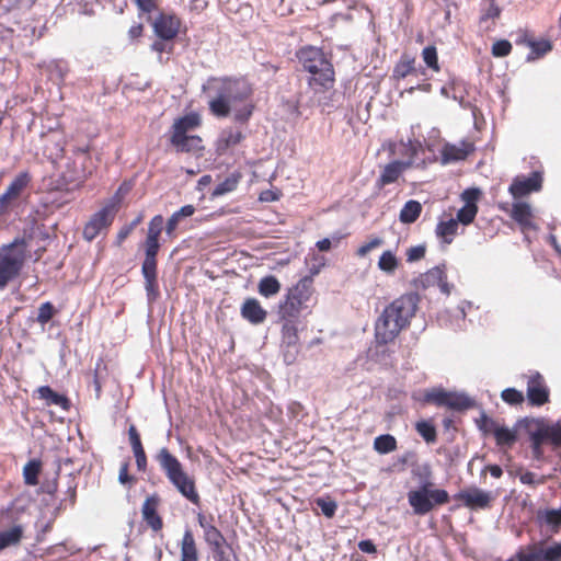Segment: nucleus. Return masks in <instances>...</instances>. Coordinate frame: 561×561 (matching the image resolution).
Instances as JSON below:
<instances>
[{"instance_id": "f257e3e1", "label": "nucleus", "mask_w": 561, "mask_h": 561, "mask_svg": "<svg viewBox=\"0 0 561 561\" xmlns=\"http://www.w3.org/2000/svg\"><path fill=\"white\" fill-rule=\"evenodd\" d=\"M202 90L208 96V108L215 117H228L236 103L243 104L234 107V122L245 124L253 115L255 110V104L252 102L254 88L245 77H210Z\"/></svg>"}, {"instance_id": "f03ea898", "label": "nucleus", "mask_w": 561, "mask_h": 561, "mask_svg": "<svg viewBox=\"0 0 561 561\" xmlns=\"http://www.w3.org/2000/svg\"><path fill=\"white\" fill-rule=\"evenodd\" d=\"M420 295L405 293L385 307L375 323V339L378 344L387 345L410 327L419 308Z\"/></svg>"}, {"instance_id": "7ed1b4c3", "label": "nucleus", "mask_w": 561, "mask_h": 561, "mask_svg": "<svg viewBox=\"0 0 561 561\" xmlns=\"http://www.w3.org/2000/svg\"><path fill=\"white\" fill-rule=\"evenodd\" d=\"M154 459L160 469L165 474L169 482L179 491V493L194 505H198L201 496L196 489L195 479L184 469L181 461L167 447H162L154 455Z\"/></svg>"}, {"instance_id": "20e7f679", "label": "nucleus", "mask_w": 561, "mask_h": 561, "mask_svg": "<svg viewBox=\"0 0 561 561\" xmlns=\"http://www.w3.org/2000/svg\"><path fill=\"white\" fill-rule=\"evenodd\" d=\"M297 57L306 71L311 75L309 85L314 90H329L333 87L334 69L324 53L316 47H302Z\"/></svg>"}, {"instance_id": "39448f33", "label": "nucleus", "mask_w": 561, "mask_h": 561, "mask_svg": "<svg viewBox=\"0 0 561 561\" xmlns=\"http://www.w3.org/2000/svg\"><path fill=\"white\" fill-rule=\"evenodd\" d=\"M314 294L312 276L300 278L294 286L289 287L279 300L277 317H287L300 320L302 313L310 312V305Z\"/></svg>"}, {"instance_id": "423d86ee", "label": "nucleus", "mask_w": 561, "mask_h": 561, "mask_svg": "<svg viewBox=\"0 0 561 561\" xmlns=\"http://www.w3.org/2000/svg\"><path fill=\"white\" fill-rule=\"evenodd\" d=\"M26 257L27 243L23 238H16L0 247V289L20 275Z\"/></svg>"}, {"instance_id": "0eeeda50", "label": "nucleus", "mask_w": 561, "mask_h": 561, "mask_svg": "<svg viewBox=\"0 0 561 561\" xmlns=\"http://www.w3.org/2000/svg\"><path fill=\"white\" fill-rule=\"evenodd\" d=\"M433 483L426 482L416 490L408 492V502L413 513L424 516L432 512L437 505H445L449 502V494L443 489H433Z\"/></svg>"}, {"instance_id": "6e6552de", "label": "nucleus", "mask_w": 561, "mask_h": 561, "mask_svg": "<svg viewBox=\"0 0 561 561\" xmlns=\"http://www.w3.org/2000/svg\"><path fill=\"white\" fill-rule=\"evenodd\" d=\"M121 191L122 187H119L116 194L87 221L82 231L84 240L91 242L111 227L119 210L122 202Z\"/></svg>"}, {"instance_id": "1a4fd4ad", "label": "nucleus", "mask_w": 561, "mask_h": 561, "mask_svg": "<svg viewBox=\"0 0 561 561\" xmlns=\"http://www.w3.org/2000/svg\"><path fill=\"white\" fill-rule=\"evenodd\" d=\"M414 400L421 401L423 404H434L436 407H445L449 410L463 412L474 405L472 399L463 393L447 391L443 388H432L425 390L422 397L413 396Z\"/></svg>"}, {"instance_id": "9d476101", "label": "nucleus", "mask_w": 561, "mask_h": 561, "mask_svg": "<svg viewBox=\"0 0 561 561\" xmlns=\"http://www.w3.org/2000/svg\"><path fill=\"white\" fill-rule=\"evenodd\" d=\"M91 156H82V161L69 157L58 180L59 186L66 191L79 188L92 175Z\"/></svg>"}, {"instance_id": "9b49d317", "label": "nucleus", "mask_w": 561, "mask_h": 561, "mask_svg": "<svg viewBox=\"0 0 561 561\" xmlns=\"http://www.w3.org/2000/svg\"><path fill=\"white\" fill-rule=\"evenodd\" d=\"M507 561H561V541L546 545L540 540L520 547Z\"/></svg>"}, {"instance_id": "f8f14e48", "label": "nucleus", "mask_w": 561, "mask_h": 561, "mask_svg": "<svg viewBox=\"0 0 561 561\" xmlns=\"http://www.w3.org/2000/svg\"><path fill=\"white\" fill-rule=\"evenodd\" d=\"M164 219L161 215L151 218L148 225L147 237L144 243L145 259L141 268L158 266L157 255L160 250L159 238L163 230Z\"/></svg>"}, {"instance_id": "ddd939ff", "label": "nucleus", "mask_w": 561, "mask_h": 561, "mask_svg": "<svg viewBox=\"0 0 561 561\" xmlns=\"http://www.w3.org/2000/svg\"><path fill=\"white\" fill-rule=\"evenodd\" d=\"M499 207L504 211H508V204H500ZM510 216L519 226L520 231L525 236V241L530 244L528 233L538 230L531 206L526 202L514 203L510 209Z\"/></svg>"}, {"instance_id": "4468645a", "label": "nucleus", "mask_w": 561, "mask_h": 561, "mask_svg": "<svg viewBox=\"0 0 561 561\" xmlns=\"http://www.w3.org/2000/svg\"><path fill=\"white\" fill-rule=\"evenodd\" d=\"M32 183V175L28 171L18 173L0 196V214H4L15 203Z\"/></svg>"}, {"instance_id": "2eb2a0df", "label": "nucleus", "mask_w": 561, "mask_h": 561, "mask_svg": "<svg viewBox=\"0 0 561 561\" xmlns=\"http://www.w3.org/2000/svg\"><path fill=\"white\" fill-rule=\"evenodd\" d=\"M527 378V400L533 407H541L549 402L550 390L546 383L543 376L538 371H533L526 376Z\"/></svg>"}, {"instance_id": "dca6fc26", "label": "nucleus", "mask_w": 561, "mask_h": 561, "mask_svg": "<svg viewBox=\"0 0 561 561\" xmlns=\"http://www.w3.org/2000/svg\"><path fill=\"white\" fill-rule=\"evenodd\" d=\"M181 24V19L175 13L165 12L159 13L151 23L157 37L173 41L180 33Z\"/></svg>"}, {"instance_id": "f3484780", "label": "nucleus", "mask_w": 561, "mask_h": 561, "mask_svg": "<svg viewBox=\"0 0 561 561\" xmlns=\"http://www.w3.org/2000/svg\"><path fill=\"white\" fill-rule=\"evenodd\" d=\"M542 186V175L538 171H534L530 176H516L508 187L510 194L515 198H522L533 192H538Z\"/></svg>"}, {"instance_id": "a211bd4d", "label": "nucleus", "mask_w": 561, "mask_h": 561, "mask_svg": "<svg viewBox=\"0 0 561 561\" xmlns=\"http://www.w3.org/2000/svg\"><path fill=\"white\" fill-rule=\"evenodd\" d=\"M455 500L470 510H484L491 506L493 497L490 492L472 486L458 492Z\"/></svg>"}, {"instance_id": "6ab92c4d", "label": "nucleus", "mask_w": 561, "mask_h": 561, "mask_svg": "<svg viewBox=\"0 0 561 561\" xmlns=\"http://www.w3.org/2000/svg\"><path fill=\"white\" fill-rule=\"evenodd\" d=\"M411 168V162L393 160L382 167L378 179L376 180V187L379 190L387 185L397 183L403 173Z\"/></svg>"}, {"instance_id": "aec40b11", "label": "nucleus", "mask_w": 561, "mask_h": 561, "mask_svg": "<svg viewBox=\"0 0 561 561\" xmlns=\"http://www.w3.org/2000/svg\"><path fill=\"white\" fill-rule=\"evenodd\" d=\"M160 503V495L158 493H153L146 497L141 507L142 519L156 533L163 528L162 517L158 513Z\"/></svg>"}, {"instance_id": "412c9836", "label": "nucleus", "mask_w": 561, "mask_h": 561, "mask_svg": "<svg viewBox=\"0 0 561 561\" xmlns=\"http://www.w3.org/2000/svg\"><path fill=\"white\" fill-rule=\"evenodd\" d=\"M169 141L179 153H201L205 149L198 135H169Z\"/></svg>"}, {"instance_id": "4be33fe9", "label": "nucleus", "mask_w": 561, "mask_h": 561, "mask_svg": "<svg viewBox=\"0 0 561 561\" xmlns=\"http://www.w3.org/2000/svg\"><path fill=\"white\" fill-rule=\"evenodd\" d=\"M474 150V144L471 141L462 140L458 145L447 142L440 150L442 162L446 164L465 160Z\"/></svg>"}, {"instance_id": "5701e85b", "label": "nucleus", "mask_w": 561, "mask_h": 561, "mask_svg": "<svg viewBox=\"0 0 561 561\" xmlns=\"http://www.w3.org/2000/svg\"><path fill=\"white\" fill-rule=\"evenodd\" d=\"M537 438L543 439L545 443H549L553 448L561 447V421L549 424L543 420L536 422Z\"/></svg>"}, {"instance_id": "b1692460", "label": "nucleus", "mask_w": 561, "mask_h": 561, "mask_svg": "<svg viewBox=\"0 0 561 561\" xmlns=\"http://www.w3.org/2000/svg\"><path fill=\"white\" fill-rule=\"evenodd\" d=\"M240 314L251 324L257 325L266 320L267 311L257 299L247 298L240 308Z\"/></svg>"}, {"instance_id": "393cba45", "label": "nucleus", "mask_w": 561, "mask_h": 561, "mask_svg": "<svg viewBox=\"0 0 561 561\" xmlns=\"http://www.w3.org/2000/svg\"><path fill=\"white\" fill-rule=\"evenodd\" d=\"M196 518L199 527L203 529V539L207 546L225 538L222 533L216 527L215 518L211 514L197 513Z\"/></svg>"}, {"instance_id": "a878e982", "label": "nucleus", "mask_w": 561, "mask_h": 561, "mask_svg": "<svg viewBox=\"0 0 561 561\" xmlns=\"http://www.w3.org/2000/svg\"><path fill=\"white\" fill-rule=\"evenodd\" d=\"M201 125V115L196 112H191L174 121L170 128L169 135H187L190 131L198 128Z\"/></svg>"}, {"instance_id": "bb28decb", "label": "nucleus", "mask_w": 561, "mask_h": 561, "mask_svg": "<svg viewBox=\"0 0 561 561\" xmlns=\"http://www.w3.org/2000/svg\"><path fill=\"white\" fill-rule=\"evenodd\" d=\"M278 322L282 324V343L287 346H296L299 342L298 327L301 321L287 317H278Z\"/></svg>"}, {"instance_id": "cd10ccee", "label": "nucleus", "mask_w": 561, "mask_h": 561, "mask_svg": "<svg viewBox=\"0 0 561 561\" xmlns=\"http://www.w3.org/2000/svg\"><path fill=\"white\" fill-rule=\"evenodd\" d=\"M536 518L539 526L546 527L553 534H558L561 529V510H538Z\"/></svg>"}, {"instance_id": "c85d7f7f", "label": "nucleus", "mask_w": 561, "mask_h": 561, "mask_svg": "<svg viewBox=\"0 0 561 561\" xmlns=\"http://www.w3.org/2000/svg\"><path fill=\"white\" fill-rule=\"evenodd\" d=\"M244 139L241 130L225 129L216 142V152L219 156L226 154L229 149L238 146Z\"/></svg>"}, {"instance_id": "c756f323", "label": "nucleus", "mask_w": 561, "mask_h": 561, "mask_svg": "<svg viewBox=\"0 0 561 561\" xmlns=\"http://www.w3.org/2000/svg\"><path fill=\"white\" fill-rule=\"evenodd\" d=\"M198 549L193 533L184 531L180 542V561H198Z\"/></svg>"}, {"instance_id": "7c9ffc66", "label": "nucleus", "mask_w": 561, "mask_h": 561, "mask_svg": "<svg viewBox=\"0 0 561 561\" xmlns=\"http://www.w3.org/2000/svg\"><path fill=\"white\" fill-rule=\"evenodd\" d=\"M415 62L414 56L403 53L393 67L392 78L394 80H402L410 75L416 73Z\"/></svg>"}, {"instance_id": "2f4dec72", "label": "nucleus", "mask_w": 561, "mask_h": 561, "mask_svg": "<svg viewBox=\"0 0 561 561\" xmlns=\"http://www.w3.org/2000/svg\"><path fill=\"white\" fill-rule=\"evenodd\" d=\"M37 393L39 399L46 401L47 405H57L65 411L70 409V400L65 394L54 391L49 386H41Z\"/></svg>"}, {"instance_id": "473e14b6", "label": "nucleus", "mask_w": 561, "mask_h": 561, "mask_svg": "<svg viewBox=\"0 0 561 561\" xmlns=\"http://www.w3.org/2000/svg\"><path fill=\"white\" fill-rule=\"evenodd\" d=\"M427 285H436L440 291L448 295L450 288L447 282V274L444 266H435L424 275Z\"/></svg>"}, {"instance_id": "72a5a7b5", "label": "nucleus", "mask_w": 561, "mask_h": 561, "mask_svg": "<svg viewBox=\"0 0 561 561\" xmlns=\"http://www.w3.org/2000/svg\"><path fill=\"white\" fill-rule=\"evenodd\" d=\"M491 434L501 448H511L517 442V432L500 424Z\"/></svg>"}, {"instance_id": "f704fd0d", "label": "nucleus", "mask_w": 561, "mask_h": 561, "mask_svg": "<svg viewBox=\"0 0 561 561\" xmlns=\"http://www.w3.org/2000/svg\"><path fill=\"white\" fill-rule=\"evenodd\" d=\"M24 534V528L22 525H14L8 530L0 531V551L12 547L18 546Z\"/></svg>"}, {"instance_id": "c9c22d12", "label": "nucleus", "mask_w": 561, "mask_h": 561, "mask_svg": "<svg viewBox=\"0 0 561 561\" xmlns=\"http://www.w3.org/2000/svg\"><path fill=\"white\" fill-rule=\"evenodd\" d=\"M458 220L450 218L448 220H442L437 224L435 232L436 236L442 239L446 244H450L454 237L457 234Z\"/></svg>"}, {"instance_id": "e433bc0d", "label": "nucleus", "mask_w": 561, "mask_h": 561, "mask_svg": "<svg viewBox=\"0 0 561 561\" xmlns=\"http://www.w3.org/2000/svg\"><path fill=\"white\" fill-rule=\"evenodd\" d=\"M422 209L423 208L420 202L410 199L403 205L402 209L400 210L399 219L402 224H413L419 219Z\"/></svg>"}, {"instance_id": "4c0bfd02", "label": "nucleus", "mask_w": 561, "mask_h": 561, "mask_svg": "<svg viewBox=\"0 0 561 561\" xmlns=\"http://www.w3.org/2000/svg\"><path fill=\"white\" fill-rule=\"evenodd\" d=\"M280 287L279 280L275 276L268 275L260 279L257 290L261 296L270 298L277 295Z\"/></svg>"}, {"instance_id": "58836bf2", "label": "nucleus", "mask_w": 561, "mask_h": 561, "mask_svg": "<svg viewBox=\"0 0 561 561\" xmlns=\"http://www.w3.org/2000/svg\"><path fill=\"white\" fill-rule=\"evenodd\" d=\"M529 48L530 53L527 55L526 60L535 61L552 50V43L547 38H534V44H531Z\"/></svg>"}, {"instance_id": "ea45409f", "label": "nucleus", "mask_w": 561, "mask_h": 561, "mask_svg": "<svg viewBox=\"0 0 561 561\" xmlns=\"http://www.w3.org/2000/svg\"><path fill=\"white\" fill-rule=\"evenodd\" d=\"M145 278V287L149 298H156L159 294L157 267L141 268Z\"/></svg>"}, {"instance_id": "a19ab883", "label": "nucleus", "mask_w": 561, "mask_h": 561, "mask_svg": "<svg viewBox=\"0 0 561 561\" xmlns=\"http://www.w3.org/2000/svg\"><path fill=\"white\" fill-rule=\"evenodd\" d=\"M42 470V463L39 460L32 459L30 460L23 468V478L24 482L27 485H37L38 484V476Z\"/></svg>"}, {"instance_id": "79ce46f5", "label": "nucleus", "mask_w": 561, "mask_h": 561, "mask_svg": "<svg viewBox=\"0 0 561 561\" xmlns=\"http://www.w3.org/2000/svg\"><path fill=\"white\" fill-rule=\"evenodd\" d=\"M242 175L239 172L230 174L215 187L213 195L221 196L227 193L233 192L238 187Z\"/></svg>"}, {"instance_id": "37998d69", "label": "nucleus", "mask_w": 561, "mask_h": 561, "mask_svg": "<svg viewBox=\"0 0 561 561\" xmlns=\"http://www.w3.org/2000/svg\"><path fill=\"white\" fill-rule=\"evenodd\" d=\"M399 266L398 257L392 251L387 250L381 253L378 260V268L387 274H393Z\"/></svg>"}, {"instance_id": "c03bdc74", "label": "nucleus", "mask_w": 561, "mask_h": 561, "mask_svg": "<svg viewBox=\"0 0 561 561\" xmlns=\"http://www.w3.org/2000/svg\"><path fill=\"white\" fill-rule=\"evenodd\" d=\"M374 448L379 454H389L397 449V439L390 434L379 435L374 440Z\"/></svg>"}, {"instance_id": "a18cd8bd", "label": "nucleus", "mask_w": 561, "mask_h": 561, "mask_svg": "<svg viewBox=\"0 0 561 561\" xmlns=\"http://www.w3.org/2000/svg\"><path fill=\"white\" fill-rule=\"evenodd\" d=\"M502 13V8L499 4L497 0H484L483 8L481 10L480 23L486 22L489 20L495 21L500 18Z\"/></svg>"}, {"instance_id": "49530a36", "label": "nucleus", "mask_w": 561, "mask_h": 561, "mask_svg": "<svg viewBox=\"0 0 561 561\" xmlns=\"http://www.w3.org/2000/svg\"><path fill=\"white\" fill-rule=\"evenodd\" d=\"M415 430L426 443H435L437 439V432L435 426L430 421H419L415 424Z\"/></svg>"}, {"instance_id": "de8ad7c7", "label": "nucleus", "mask_w": 561, "mask_h": 561, "mask_svg": "<svg viewBox=\"0 0 561 561\" xmlns=\"http://www.w3.org/2000/svg\"><path fill=\"white\" fill-rule=\"evenodd\" d=\"M477 213H478L477 203H466L457 211L456 220H458V224L461 222L465 226L470 225L474 220Z\"/></svg>"}, {"instance_id": "09e8293b", "label": "nucleus", "mask_w": 561, "mask_h": 561, "mask_svg": "<svg viewBox=\"0 0 561 561\" xmlns=\"http://www.w3.org/2000/svg\"><path fill=\"white\" fill-rule=\"evenodd\" d=\"M422 58L425 65L432 69L434 72L440 71V66L438 62L437 49L434 45L426 46L422 50Z\"/></svg>"}, {"instance_id": "8fccbe9b", "label": "nucleus", "mask_w": 561, "mask_h": 561, "mask_svg": "<svg viewBox=\"0 0 561 561\" xmlns=\"http://www.w3.org/2000/svg\"><path fill=\"white\" fill-rule=\"evenodd\" d=\"M173 39H163L160 37H157L152 44L150 45V49L158 54L159 62H163L162 60V54L168 53L171 54L173 50Z\"/></svg>"}, {"instance_id": "3c124183", "label": "nucleus", "mask_w": 561, "mask_h": 561, "mask_svg": "<svg viewBox=\"0 0 561 561\" xmlns=\"http://www.w3.org/2000/svg\"><path fill=\"white\" fill-rule=\"evenodd\" d=\"M56 313L57 310L50 301L43 302L38 308L36 321L39 324L45 325L54 318Z\"/></svg>"}, {"instance_id": "603ef678", "label": "nucleus", "mask_w": 561, "mask_h": 561, "mask_svg": "<svg viewBox=\"0 0 561 561\" xmlns=\"http://www.w3.org/2000/svg\"><path fill=\"white\" fill-rule=\"evenodd\" d=\"M502 400L510 405H519L525 401L522 391L515 388H506L501 393Z\"/></svg>"}, {"instance_id": "864d4df0", "label": "nucleus", "mask_w": 561, "mask_h": 561, "mask_svg": "<svg viewBox=\"0 0 561 561\" xmlns=\"http://www.w3.org/2000/svg\"><path fill=\"white\" fill-rule=\"evenodd\" d=\"M137 9L138 14L141 16L142 14L148 15V20H150V14L156 12L159 8L157 0H131Z\"/></svg>"}, {"instance_id": "5fc2aeb1", "label": "nucleus", "mask_w": 561, "mask_h": 561, "mask_svg": "<svg viewBox=\"0 0 561 561\" xmlns=\"http://www.w3.org/2000/svg\"><path fill=\"white\" fill-rule=\"evenodd\" d=\"M316 504L321 508L323 515L328 518H332L337 510V504L331 499L318 497Z\"/></svg>"}, {"instance_id": "6e6d98bb", "label": "nucleus", "mask_w": 561, "mask_h": 561, "mask_svg": "<svg viewBox=\"0 0 561 561\" xmlns=\"http://www.w3.org/2000/svg\"><path fill=\"white\" fill-rule=\"evenodd\" d=\"M491 51L494 57H506L512 51V44L507 39H499L493 43Z\"/></svg>"}, {"instance_id": "4d7b16f0", "label": "nucleus", "mask_w": 561, "mask_h": 561, "mask_svg": "<svg viewBox=\"0 0 561 561\" xmlns=\"http://www.w3.org/2000/svg\"><path fill=\"white\" fill-rule=\"evenodd\" d=\"M383 240L379 237L371 238L368 242H365L356 250V255L359 257L366 256L370 251L381 247Z\"/></svg>"}, {"instance_id": "13d9d810", "label": "nucleus", "mask_w": 561, "mask_h": 561, "mask_svg": "<svg viewBox=\"0 0 561 561\" xmlns=\"http://www.w3.org/2000/svg\"><path fill=\"white\" fill-rule=\"evenodd\" d=\"M128 471H129V462L124 461L121 465L119 472H118V481L121 484L133 485L134 483H136V481H137L136 477L130 476Z\"/></svg>"}, {"instance_id": "bf43d9fd", "label": "nucleus", "mask_w": 561, "mask_h": 561, "mask_svg": "<svg viewBox=\"0 0 561 561\" xmlns=\"http://www.w3.org/2000/svg\"><path fill=\"white\" fill-rule=\"evenodd\" d=\"M479 428L485 434H491L494 428L499 425L496 421L489 417L486 414H482L481 417L477 421Z\"/></svg>"}, {"instance_id": "052dcab7", "label": "nucleus", "mask_w": 561, "mask_h": 561, "mask_svg": "<svg viewBox=\"0 0 561 561\" xmlns=\"http://www.w3.org/2000/svg\"><path fill=\"white\" fill-rule=\"evenodd\" d=\"M128 438L131 446L133 451L142 449V443L140 438V434L138 433L136 426L131 424L128 428Z\"/></svg>"}, {"instance_id": "680f3d73", "label": "nucleus", "mask_w": 561, "mask_h": 561, "mask_svg": "<svg viewBox=\"0 0 561 561\" xmlns=\"http://www.w3.org/2000/svg\"><path fill=\"white\" fill-rule=\"evenodd\" d=\"M534 35L527 30H519L515 39L516 45L529 47L534 44Z\"/></svg>"}, {"instance_id": "e2e57ef3", "label": "nucleus", "mask_w": 561, "mask_h": 561, "mask_svg": "<svg viewBox=\"0 0 561 561\" xmlns=\"http://www.w3.org/2000/svg\"><path fill=\"white\" fill-rule=\"evenodd\" d=\"M425 247L424 245H415V247H411L410 249H408L407 251V260L409 262H414V261H417V260H421L424 257L425 255Z\"/></svg>"}, {"instance_id": "0e129e2a", "label": "nucleus", "mask_w": 561, "mask_h": 561, "mask_svg": "<svg viewBox=\"0 0 561 561\" xmlns=\"http://www.w3.org/2000/svg\"><path fill=\"white\" fill-rule=\"evenodd\" d=\"M530 440H531L533 454H534L535 458L539 459L542 456L541 446H542V444H545V442L542 438H540L538 440L536 430L530 432Z\"/></svg>"}, {"instance_id": "69168bd1", "label": "nucleus", "mask_w": 561, "mask_h": 561, "mask_svg": "<svg viewBox=\"0 0 561 561\" xmlns=\"http://www.w3.org/2000/svg\"><path fill=\"white\" fill-rule=\"evenodd\" d=\"M215 561H240L237 552L229 546L227 549L221 551L219 554L215 556Z\"/></svg>"}, {"instance_id": "338daca9", "label": "nucleus", "mask_w": 561, "mask_h": 561, "mask_svg": "<svg viewBox=\"0 0 561 561\" xmlns=\"http://www.w3.org/2000/svg\"><path fill=\"white\" fill-rule=\"evenodd\" d=\"M135 459H136V466L138 471L145 472L147 469V455L145 451V448L133 451Z\"/></svg>"}, {"instance_id": "774afa93", "label": "nucleus", "mask_w": 561, "mask_h": 561, "mask_svg": "<svg viewBox=\"0 0 561 561\" xmlns=\"http://www.w3.org/2000/svg\"><path fill=\"white\" fill-rule=\"evenodd\" d=\"M358 549L365 553L375 554L377 552L376 545L373 540L366 539L358 542Z\"/></svg>"}]
</instances>
